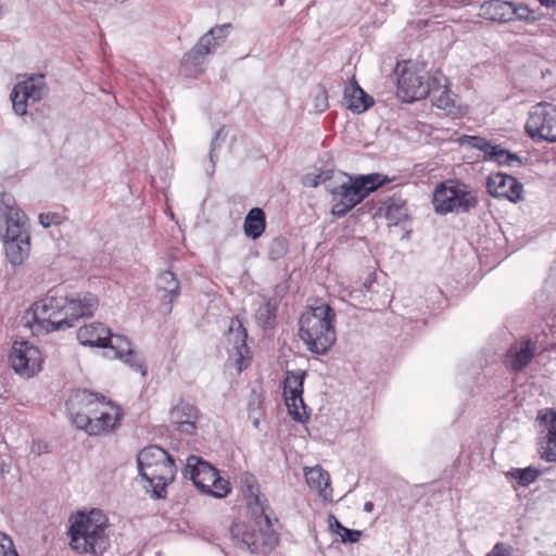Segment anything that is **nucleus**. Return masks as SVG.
Instances as JSON below:
<instances>
[{"label": "nucleus", "mask_w": 556, "mask_h": 556, "mask_svg": "<svg viewBox=\"0 0 556 556\" xmlns=\"http://www.w3.org/2000/svg\"><path fill=\"white\" fill-rule=\"evenodd\" d=\"M47 96L48 87L45 83V76L38 74L17 83L10 93V99L13 110L17 115H26L27 109L30 108V116L35 119L33 110L39 113H45L49 110L46 103L42 102Z\"/></svg>", "instance_id": "obj_9"}, {"label": "nucleus", "mask_w": 556, "mask_h": 556, "mask_svg": "<svg viewBox=\"0 0 556 556\" xmlns=\"http://www.w3.org/2000/svg\"><path fill=\"white\" fill-rule=\"evenodd\" d=\"M13 370L24 377H33L41 369V353L35 345L24 340H16L10 353Z\"/></svg>", "instance_id": "obj_13"}, {"label": "nucleus", "mask_w": 556, "mask_h": 556, "mask_svg": "<svg viewBox=\"0 0 556 556\" xmlns=\"http://www.w3.org/2000/svg\"><path fill=\"white\" fill-rule=\"evenodd\" d=\"M313 104L317 113H323L328 109V93L324 85L318 84L313 90Z\"/></svg>", "instance_id": "obj_38"}, {"label": "nucleus", "mask_w": 556, "mask_h": 556, "mask_svg": "<svg viewBox=\"0 0 556 556\" xmlns=\"http://www.w3.org/2000/svg\"><path fill=\"white\" fill-rule=\"evenodd\" d=\"M66 298L51 294L36 302L33 307L34 323L27 325L35 334L63 330L72 327V323L65 318Z\"/></svg>", "instance_id": "obj_8"}, {"label": "nucleus", "mask_w": 556, "mask_h": 556, "mask_svg": "<svg viewBox=\"0 0 556 556\" xmlns=\"http://www.w3.org/2000/svg\"><path fill=\"white\" fill-rule=\"evenodd\" d=\"M431 78L425 80V77L412 61L404 63L397 79L396 94L404 102H414L425 99L431 91Z\"/></svg>", "instance_id": "obj_12"}, {"label": "nucleus", "mask_w": 556, "mask_h": 556, "mask_svg": "<svg viewBox=\"0 0 556 556\" xmlns=\"http://www.w3.org/2000/svg\"><path fill=\"white\" fill-rule=\"evenodd\" d=\"M362 534L363 533L359 530H351L346 528L340 538L343 543H356L361 539Z\"/></svg>", "instance_id": "obj_45"}, {"label": "nucleus", "mask_w": 556, "mask_h": 556, "mask_svg": "<svg viewBox=\"0 0 556 556\" xmlns=\"http://www.w3.org/2000/svg\"><path fill=\"white\" fill-rule=\"evenodd\" d=\"M99 416V413H89L87 415L88 419H96Z\"/></svg>", "instance_id": "obj_52"}, {"label": "nucleus", "mask_w": 556, "mask_h": 556, "mask_svg": "<svg viewBox=\"0 0 556 556\" xmlns=\"http://www.w3.org/2000/svg\"><path fill=\"white\" fill-rule=\"evenodd\" d=\"M108 348L114 351V356L116 358H121L123 355L128 353V351L134 350L130 341L121 334H112L110 341L108 342Z\"/></svg>", "instance_id": "obj_37"}, {"label": "nucleus", "mask_w": 556, "mask_h": 556, "mask_svg": "<svg viewBox=\"0 0 556 556\" xmlns=\"http://www.w3.org/2000/svg\"><path fill=\"white\" fill-rule=\"evenodd\" d=\"M536 343L531 339H520L509 346L505 354V365L513 371H522L532 361Z\"/></svg>", "instance_id": "obj_21"}, {"label": "nucleus", "mask_w": 556, "mask_h": 556, "mask_svg": "<svg viewBox=\"0 0 556 556\" xmlns=\"http://www.w3.org/2000/svg\"><path fill=\"white\" fill-rule=\"evenodd\" d=\"M509 475L518 481L521 486H528L534 482L540 476V471L534 467H527L523 469H511Z\"/></svg>", "instance_id": "obj_35"}, {"label": "nucleus", "mask_w": 556, "mask_h": 556, "mask_svg": "<svg viewBox=\"0 0 556 556\" xmlns=\"http://www.w3.org/2000/svg\"><path fill=\"white\" fill-rule=\"evenodd\" d=\"M219 47L216 39L210 34L205 33L193 48L187 52L182 58V66L188 64L199 67L204 63L205 56L214 53Z\"/></svg>", "instance_id": "obj_25"}, {"label": "nucleus", "mask_w": 556, "mask_h": 556, "mask_svg": "<svg viewBox=\"0 0 556 556\" xmlns=\"http://www.w3.org/2000/svg\"><path fill=\"white\" fill-rule=\"evenodd\" d=\"M0 556H20L13 541L4 532H0Z\"/></svg>", "instance_id": "obj_41"}, {"label": "nucleus", "mask_w": 556, "mask_h": 556, "mask_svg": "<svg viewBox=\"0 0 556 556\" xmlns=\"http://www.w3.org/2000/svg\"><path fill=\"white\" fill-rule=\"evenodd\" d=\"M304 476L308 486L316 491L321 497L329 498L332 490L330 488V476L320 466L304 469Z\"/></svg>", "instance_id": "obj_27"}, {"label": "nucleus", "mask_w": 556, "mask_h": 556, "mask_svg": "<svg viewBox=\"0 0 556 556\" xmlns=\"http://www.w3.org/2000/svg\"><path fill=\"white\" fill-rule=\"evenodd\" d=\"M431 91L427 97L430 98L432 104L447 114H455L456 97L450 90L447 77L440 71H437L431 77Z\"/></svg>", "instance_id": "obj_18"}, {"label": "nucleus", "mask_w": 556, "mask_h": 556, "mask_svg": "<svg viewBox=\"0 0 556 556\" xmlns=\"http://www.w3.org/2000/svg\"><path fill=\"white\" fill-rule=\"evenodd\" d=\"M304 378L305 371H288L283 382V394L288 412L294 420L300 422L305 421L308 417L306 405L302 397Z\"/></svg>", "instance_id": "obj_14"}, {"label": "nucleus", "mask_w": 556, "mask_h": 556, "mask_svg": "<svg viewBox=\"0 0 556 556\" xmlns=\"http://www.w3.org/2000/svg\"><path fill=\"white\" fill-rule=\"evenodd\" d=\"M247 331L239 320H231L229 326L228 341L233 342L236 351V366L239 371L247 367V361L250 358V349L247 345Z\"/></svg>", "instance_id": "obj_24"}, {"label": "nucleus", "mask_w": 556, "mask_h": 556, "mask_svg": "<svg viewBox=\"0 0 556 556\" xmlns=\"http://www.w3.org/2000/svg\"><path fill=\"white\" fill-rule=\"evenodd\" d=\"M486 556H510V547L504 543H497Z\"/></svg>", "instance_id": "obj_46"}, {"label": "nucleus", "mask_w": 556, "mask_h": 556, "mask_svg": "<svg viewBox=\"0 0 556 556\" xmlns=\"http://www.w3.org/2000/svg\"><path fill=\"white\" fill-rule=\"evenodd\" d=\"M94 413H99L96 419H89L79 429L89 435L111 433L118 426L122 413L121 408L104 396Z\"/></svg>", "instance_id": "obj_15"}, {"label": "nucleus", "mask_w": 556, "mask_h": 556, "mask_svg": "<svg viewBox=\"0 0 556 556\" xmlns=\"http://www.w3.org/2000/svg\"><path fill=\"white\" fill-rule=\"evenodd\" d=\"M230 28V24H222L217 25L213 28H211L207 34H210L212 37H214L217 41V43L220 46L228 34V29Z\"/></svg>", "instance_id": "obj_44"}, {"label": "nucleus", "mask_w": 556, "mask_h": 556, "mask_svg": "<svg viewBox=\"0 0 556 556\" xmlns=\"http://www.w3.org/2000/svg\"><path fill=\"white\" fill-rule=\"evenodd\" d=\"M108 518L100 509L79 511L68 530L71 547L80 553L99 555L109 547Z\"/></svg>", "instance_id": "obj_5"}, {"label": "nucleus", "mask_w": 556, "mask_h": 556, "mask_svg": "<svg viewBox=\"0 0 556 556\" xmlns=\"http://www.w3.org/2000/svg\"><path fill=\"white\" fill-rule=\"evenodd\" d=\"M544 7H553L556 4V0H538Z\"/></svg>", "instance_id": "obj_49"}, {"label": "nucleus", "mask_w": 556, "mask_h": 556, "mask_svg": "<svg viewBox=\"0 0 556 556\" xmlns=\"http://www.w3.org/2000/svg\"><path fill=\"white\" fill-rule=\"evenodd\" d=\"M240 488L251 511V518L247 522H235L231 535L251 553H267L277 543V536L271 529L267 498L261 494L257 480L250 472L241 475Z\"/></svg>", "instance_id": "obj_1"}, {"label": "nucleus", "mask_w": 556, "mask_h": 556, "mask_svg": "<svg viewBox=\"0 0 556 556\" xmlns=\"http://www.w3.org/2000/svg\"><path fill=\"white\" fill-rule=\"evenodd\" d=\"M341 181L334 180L326 185V189L337 202L332 205L331 214L338 218L344 217L353 207L361 203L370 192L383 186L389 179L380 174H367L352 177L338 173Z\"/></svg>", "instance_id": "obj_4"}, {"label": "nucleus", "mask_w": 556, "mask_h": 556, "mask_svg": "<svg viewBox=\"0 0 556 556\" xmlns=\"http://www.w3.org/2000/svg\"><path fill=\"white\" fill-rule=\"evenodd\" d=\"M336 312L327 303L311 306L300 318L299 336L306 349L325 355L336 343Z\"/></svg>", "instance_id": "obj_3"}, {"label": "nucleus", "mask_w": 556, "mask_h": 556, "mask_svg": "<svg viewBox=\"0 0 556 556\" xmlns=\"http://www.w3.org/2000/svg\"><path fill=\"white\" fill-rule=\"evenodd\" d=\"M138 470L147 482L144 488L154 497L162 498L166 486L174 480L176 466L174 459L163 448L151 445L140 451L137 456Z\"/></svg>", "instance_id": "obj_6"}, {"label": "nucleus", "mask_w": 556, "mask_h": 556, "mask_svg": "<svg viewBox=\"0 0 556 556\" xmlns=\"http://www.w3.org/2000/svg\"><path fill=\"white\" fill-rule=\"evenodd\" d=\"M66 298L65 318L74 325V321L90 317L99 306L98 298L90 292L75 293Z\"/></svg>", "instance_id": "obj_19"}, {"label": "nucleus", "mask_w": 556, "mask_h": 556, "mask_svg": "<svg viewBox=\"0 0 556 556\" xmlns=\"http://www.w3.org/2000/svg\"><path fill=\"white\" fill-rule=\"evenodd\" d=\"M199 419L198 408L185 401H180L170 412L172 422L180 432L186 434L194 433Z\"/></svg>", "instance_id": "obj_22"}, {"label": "nucleus", "mask_w": 556, "mask_h": 556, "mask_svg": "<svg viewBox=\"0 0 556 556\" xmlns=\"http://www.w3.org/2000/svg\"><path fill=\"white\" fill-rule=\"evenodd\" d=\"M337 180L336 174L332 169H326L321 173L314 175L307 174L303 177V185L305 187L315 188L319 185H329Z\"/></svg>", "instance_id": "obj_34"}, {"label": "nucleus", "mask_w": 556, "mask_h": 556, "mask_svg": "<svg viewBox=\"0 0 556 556\" xmlns=\"http://www.w3.org/2000/svg\"><path fill=\"white\" fill-rule=\"evenodd\" d=\"M488 161H494L498 165L507 166H513L514 163H517V165L522 164L521 157L518 154L511 153L500 146H493Z\"/></svg>", "instance_id": "obj_32"}, {"label": "nucleus", "mask_w": 556, "mask_h": 556, "mask_svg": "<svg viewBox=\"0 0 556 556\" xmlns=\"http://www.w3.org/2000/svg\"><path fill=\"white\" fill-rule=\"evenodd\" d=\"M226 135H227L226 127H225V126H223V127H220V128L217 130V132H216V135H215V138H214V139L212 140V142H211L210 161H211V163H212L213 168L215 167V164H216V162H217L216 150H217V148H218V146H219V144H218V141H219L222 138L226 137Z\"/></svg>", "instance_id": "obj_42"}, {"label": "nucleus", "mask_w": 556, "mask_h": 556, "mask_svg": "<svg viewBox=\"0 0 556 556\" xmlns=\"http://www.w3.org/2000/svg\"><path fill=\"white\" fill-rule=\"evenodd\" d=\"M432 203L438 214H462L477 206L478 195L469 186L450 179L435 188Z\"/></svg>", "instance_id": "obj_7"}, {"label": "nucleus", "mask_w": 556, "mask_h": 556, "mask_svg": "<svg viewBox=\"0 0 556 556\" xmlns=\"http://www.w3.org/2000/svg\"><path fill=\"white\" fill-rule=\"evenodd\" d=\"M111 337V329L104 324L96 321L84 325L77 331L79 343L91 348H108Z\"/></svg>", "instance_id": "obj_23"}, {"label": "nucleus", "mask_w": 556, "mask_h": 556, "mask_svg": "<svg viewBox=\"0 0 556 556\" xmlns=\"http://www.w3.org/2000/svg\"><path fill=\"white\" fill-rule=\"evenodd\" d=\"M0 233L10 263L22 264L30 250L28 217L9 193H0Z\"/></svg>", "instance_id": "obj_2"}, {"label": "nucleus", "mask_w": 556, "mask_h": 556, "mask_svg": "<svg viewBox=\"0 0 556 556\" xmlns=\"http://www.w3.org/2000/svg\"><path fill=\"white\" fill-rule=\"evenodd\" d=\"M343 99L346 108L356 114L365 112L374 104L372 98L359 87L354 77L345 87Z\"/></svg>", "instance_id": "obj_26"}, {"label": "nucleus", "mask_w": 556, "mask_h": 556, "mask_svg": "<svg viewBox=\"0 0 556 556\" xmlns=\"http://www.w3.org/2000/svg\"><path fill=\"white\" fill-rule=\"evenodd\" d=\"M374 508V504L371 502H366L364 505V510L370 513Z\"/></svg>", "instance_id": "obj_50"}, {"label": "nucleus", "mask_w": 556, "mask_h": 556, "mask_svg": "<svg viewBox=\"0 0 556 556\" xmlns=\"http://www.w3.org/2000/svg\"><path fill=\"white\" fill-rule=\"evenodd\" d=\"M349 296H350L351 299H355V300H357V299L359 298V295H358V294H356L354 291L349 292Z\"/></svg>", "instance_id": "obj_53"}, {"label": "nucleus", "mask_w": 556, "mask_h": 556, "mask_svg": "<svg viewBox=\"0 0 556 556\" xmlns=\"http://www.w3.org/2000/svg\"><path fill=\"white\" fill-rule=\"evenodd\" d=\"M495 10H502L503 13L500 14V18H504L507 15V21H510L515 14H517V10L514 8L511 2H495L492 3Z\"/></svg>", "instance_id": "obj_43"}, {"label": "nucleus", "mask_w": 556, "mask_h": 556, "mask_svg": "<svg viewBox=\"0 0 556 556\" xmlns=\"http://www.w3.org/2000/svg\"><path fill=\"white\" fill-rule=\"evenodd\" d=\"M386 217L393 224L397 225L407 218V207L402 199H390L386 207Z\"/></svg>", "instance_id": "obj_31"}, {"label": "nucleus", "mask_w": 556, "mask_h": 556, "mask_svg": "<svg viewBox=\"0 0 556 556\" xmlns=\"http://www.w3.org/2000/svg\"><path fill=\"white\" fill-rule=\"evenodd\" d=\"M364 287H366L367 289H369V288H370V283H368V285H367V283L365 282V283H364Z\"/></svg>", "instance_id": "obj_54"}, {"label": "nucleus", "mask_w": 556, "mask_h": 556, "mask_svg": "<svg viewBox=\"0 0 556 556\" xmlns=\"http://www.w3.org/2000/svg\"><path fill=\"white\" fill-rule=\"evenodd\" d=\"M47 448H48V445L43 442H34L33 445H31V451L38 455H40L41 453H45L47 452Z\"/></svg>", "instance_id": "obj_48"}, {"label": "nucleus", "mask_w": 556, "mask_h": 556, "mask_svg": "<svg viewBox=\"0 0 556 556\" xmlns=\"http://www.w3.org/2000/svg\"><path fill=\"white\" fill-rule=\"evenodd\" d=\"M278 300L270 298L266 303L261 305L255 313V320L263 329H270L275 325Z\"/></svg>", "instance_id": "obj_30"}, {"label": "nucleus", "mask_w": 556, "mask_h": 556, "mask_svg": "<svg viewBox=\"0 0 556 556\" xmlns=\"http://www.w3.org/2000/svg\"><path fill=\"white\" fill-rule=\"evenodd\" d=\"M266 227L265 213L260 207H253L247 214L243 223V229L247 237L251 239L260 238Z\"/></svg>", "instance_id": "obj_29"}, {"label": "nucleus", "mask_w": 556, "mask_h": 556, "mask_svg": "<svg viewBox=\"0 0 556 556\" xmlns=\"http://www.w3.org/2000/svg\"><path fill=\"white\" fill-rule=\"evenodd\" d=\"M276 288L279 290L280 293H283L287 290V286L286 285H278Z\"/></svg>", "instance_id": "obj_51"}, {"label": "nucleus", "mask_w": 556, "mask_h": 556, "mask_svg": "<svg viewBox=\"0 0 556 556\" xmlns=\"http://www.w3.org/2000/svg\"><path fill=\"white\" fill-rule=\"evenodd\" d=\"M156 292L161 300L162 312L164 314L170 313L173 301L180 292L179 280H159Z\"/></svg>", "instance_id": "obj_28"}, {"label": "nucleus", "mask_w": 556, "mask_h": 556, "mask_svg": "<svg viewBox=\"0 0 556 556\" xmlns=\"http://www.w3.org/2000/svg\"><path fill=\"white\" fill-rule=\"evenodd\" d=\"M63 219V216L55 212L40 213L38 216L39 224L43 228H49L52 225H61Z\"/></svg>", "instance_id": "obj_40"}, {"label": "nucleus", "mask_w": 556, "mask_h": 556, "mask_svg": "<svg viewBox=\"0 0 556 556\" xmlns=\"http://www.w3.org/2000/svg\"><path fill=\"white\" fill-rule=\"evenodd\" d=\"M185 476L189 477L201 492L216 498L226 497L231 491L230 482L220 477L216 468L194 455L187 458Z\"/></svg>", "instance_id": "obj_10"}, {"label": "nucleus", "mask_w": 556, "mask_h": 556, "mask_svg": "<svg viewBox=\"0 0 556 556\" xmlns=\"http://www.w3.org/2000/svg\"><path fill=\"white\" fill-rule=\"evenodd\" d=\"M526 131L534 141L556 142V105L547 102L534 105L529 113Z\"/></svg>", "instance_id": "obj_11"}, {"label": "nucleus", "mask_w": 556, "mask_h": 556, "mask_svg": "<svg viewBox=\"0 0 556 556\" xmlns=\"http://www.w3.org/2000/svg\"><path fill=\"white\" fill-rule=\"evenodd\" d=\"M458 142L462 146H467L472 149H477L479 151L484 152L485 153L484 160H488V157L490 156L491 150L494 146L485 138L478 137V136H468V135L462 136L458 139Z\"/></svg>", "instance_id": "obj_33"}, {"label": "nucleus", "mask_w": 556, "mask_h": 556, "mask_svg": "<svg viewBox=\"0 0 556 556\" xmlns=\"http://www.w3.org/2000/svg\"><path fill=\"white\" fill-rule=\"evenodd\" d=\"M288 252V241L286 238L278 237L271 240L268 247L270 258L278 260Z\"/></svg>", "instance_id": "obj_39"}, {"label": "nucleus", "mask_w": 556, "mask_h": 556, "mask_svg": "<svg viewBox=\"0 0 556 556\" xmlns=\"http://www.w3.org/2000/svg\"><path fill=\"white\" fill-rule=\"evenodd\" d=\"M119 359L124 364L128 365L132 370L139 371L142 377L147 376L148 371L144 366V359L138 351H128V353L123 355Z\"/></svg>", "instance_id": "obj_36"}, {"label": "nucleus", "mask_w": 556, "mask_h": 556, "mask_svg": "<svg viewBox=\"0 0 556 556\" xmlns=\"http://www.w3.org/2000/svg\"><path fill=\"white\" fill-rule=\"evenodd\" d=\"M538 418L544 426L539 441V454L546 462H556V412L549 409Z\"/></svg>", "instance_id": "obj_20"}, {"label": "nucleus", "mask_w": 556, "mask_h": 556, "mask_svg": "<svg viewBox=\"0 0 556 556\" xmlns=\"http://www.w3.org/2000/svg\"><path fill=\"white\" fill-rule=\"evenodd\" d=\"M329 528L331 531L336 532L338 535H341L346 529L344 526L340 523V521L332 515L328 518Z\"/></svg>", "instance_id": "obj_47"}, {"label": "nucleus", "mask_w": 556, "mask_h": 556, "mask_svg": "<svg viewBox=\"0 0 556 556\" xmlns=\"http://www.w3.org/2000/svg\"><path fill=\"white\" fill-rule=\"evenodd\" d=\"M103 395H98L88 390L74 391L66 402V408L72 422L79 429L87 422L89 413H94Z\"/></svg>", "instance_id": "obj_16"}, {"label": "nucleus", "mask_w": 556, "mask_h": 556, "mask_svg": "<svg viewBox=\"0 0 556 556\" xmlns=\"http://www.w3.org/2000/svg\"><path fill=\"white\" fill-rule=\"evenodd\" d=\"M486 189L494 198H505L513 203L522 200L523 186L515 177L503 173L490 174L486 179Z\"/></svg>", "instance_id": "obj_17"}]
</instances>
